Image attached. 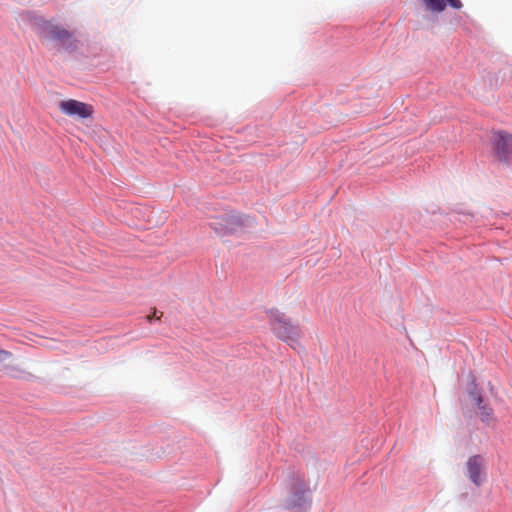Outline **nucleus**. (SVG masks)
I'll return each instance as SVG.
<instances>
[{
  "label": "nucleus",
  "instance_id": "1a4fd4ad",
  "mask_svg": "<svg viewBox=\"0 0 512 512\" xmlns=\"http://www.w3.org/2000/svg\"><path fill=\"white\" fill-rule=\"evenodd\" d=\"M4 370L8 376L13 378H19L22 374H24V370L15 365H7Z\"/></svg>",
  "mask_w": 512,
  "mask_h": 512
},
{
  "label": "nucleus",
  "instance_id": "9d476101",
  "mask_svg": "<svg viewBox=\"0 0 512 512\" xmlns=\"http://www.w3.org/2000/svg\"><path fill=\"white\" fill-rule=\"evenodd\" d=\"M470 396L477 406H480L483 403V398L479 392L472 391Z\"/></svg>",
  "mask_w": 512,
  "mask_h": 512
},
{
  "label": "nucleus",
  "instance_id": "f03ea898",
  "mask_svg": "<svg viewBox=\"0 0 512 512\" xmlns=\"http://www.w3.org/2000/svg\"><path fill=\"white\" fill-rule=\"evenodd\" d=\"M35 28L40 37L59 42L66 50H75L78 41L73 37L72 32L42 18L35 19Z\"/></svg>",
  "mask_w": 512,
  "mask_h": 512
},
{
  "label": "nucleus",
  "instance_id": "39448f33",
  "mask_svg": "<svg viewBox=\"0 0 512 512\" xmlns=\"http://www.w3.org/2000/svg\"><path fill=\"white\" fill-rule=\"evenodd\" d=\"M59 110L66 116L86 119L92 117L94 108L88 103L75 99L63 100L59 103Z\"/></svg>",
  "mask_w": 512,
  "mask_h": 512
},
{
  "label": "nucleus",
  "instance_id": "9b49d317",
  "mask_svg": "<svg viewBox=\"0 0 512 512\" xmlns=\"http://www.w3.org/2000/svg\"><path fill=\"white\" fill-rule=\"evenodd\" d=\"M12 358V354L5 350H0V362H4Z\"/></svg>",
  "mask_w": 512,
  "mask_h": 512
},
{
  "label": "nucleus",
  "instance_id": "423d86ee",
  "mask_svg": "<svg viewBox=\"0 0 512 512\" xmlns=\"http://www.w3.org/2000/svg\"><path fill=\"white\" fill-rule=\"evenodd\" d=\"M424 9L433 13H441L445 10L446 6L449 5L454 9H461V0H421Z\"/></svg>",
  "mask_w": 512,
  "mask_h": 512
},
{
  "label": "nucleus",
  "instance_id": "20e7f679",
  "mask_svg": "<svg viewBox=\"0 0 512 512\" xmlns=\"http://www.w3.org/2000/svg\"><path fill=\"white\" fill-rule=\"evenodd\" d=\"M244 225L243 218L236 214L216 217L210 224L211 228L220 236L238 233Z\"/></svg>",
  "mask_w": 512,
  "mask_h": 512
},
{
  "label": "nucleus",
  "instance_id": "7ed1b4c3",
  "mask_svg": "<svg viewBox=\"0 0 512 512\" xmlns=\"http://www.w3.org/2000/svg\"><path fill=\"white\" fill-rule=\"evenodd\" d=\"M492 153L495 159L502 163H508L512 157V134L498 130L491 135Z\"/></svg>",
  "mask_w": 512,
  "mask_h": 512
},
{
  "label": "nucleus",
  "instance_id": "6e6552de",
  "mask_svg": "<svg viewBox=\"0 0 512 512\" xmlns=\"http://www.w3.org/2000/svg\"><path fill=\"white\" fill-rule=\"evenodd\" d=\"M478 408L480 410L479 416L483 422L489 424L493 421V410L491 407L482 403Z\"/></svg>",
  "mask_w": 512,
  "mask_h": 512
},
{
  "label": "nucleus",
  "instance_id": "0eeeda50",
  "mask_svg": "<svg viewBox=\"0 0 512 512\" xmlns=\"http://www.w3.org/2000/svg\"><path fill=\"white\" fill-rule=\"evenodd\" d=\"M483 466V458L479 455L472 456L467 461L468 477L476 486L481 484L480 474Z\"/></svg>",
  "mask_w": 512,
  "mask_h": 512
},
{
  "label": "nucleus",
  "instance_id": "f257e3e1",
  "mask_svg": "<svg viewBox=\"0 0 512 512\" xmlns=\"http://www.w3.org/2000/svg\"><path fill=\"white\" fill-rule=\"evenodd\" d=\"M268 318L271 330L278 339L292 347L298 342L301 335L300 327L293 324L285 313L272 309L268 311Z\"/></svg>",
  "mask_w": 512,
  "mask_h": 512
}]
</instances>
